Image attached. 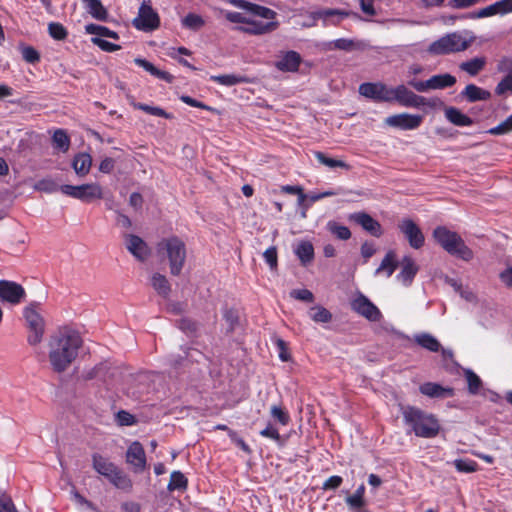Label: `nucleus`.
Returning a JSON list of instances; mask_svg holds the SVG:
<instances>
[{"mask_svg":"<svg viewBox=\"0 0 512 512\" xmlns=\"http://www.w3.org/2000/svg\"><path fill=\"white\" fill-rule=\"evenodd\" d=\"M82 338L78 332L61 327L52 333L48 341V357L52 369L61 373L68 369L78 356Z\"/></svg>","mask_w":512,"mask_h":512,"instance_id":"nucleus-1","label":"nucleus"},{"mask_svg":"<svg viewBox=\"0 0 512 512\" xmlns=\"http://www.w3.org/2000/svg\"><path fill=\"white\" fill-rule=\"evenodd\" d=\"M405 424L410 427L417 437L434 438L438 435L440 424L437 418L413 406L402 409Z\"/></svg>","mask_w":512,"mask_h":512,"instance_id":"nucleus-2","label":"nucleus"},{"mask_svg":"<svg viewBox=\"0 0 512 512\" xmlns=\"http://www.w3.org/2000/svg\"><path fill=\"white\" fill-rule=\"evenodd\" d=\"M435 241L450 255L464 261L473 258V251L465 244L461 236L444 226H438L433 231Z\"/></svg>","mask_w":512,"mask_h":512,"instance_id":"nucleus-3","label":"nucleus"},{"mask_svg":"<svg viewBox=\"0 0 512 512\" xmlns=\"http://www.w3.org/2000/svg\"><path fill=\"white\" fill-rule=\"evenodd\" d=\"M159 252L163 253L169 261L170 273L177 276L181 273L186 260V245L178 237L163 239L158 245Z\"/></svg>","mask_w":512,"mask_h":512,"instance_id":"nucleus-4","label":"nucleus"},{"mask_svg":"<svg viewBox=\"0 0 512 512\" xmlns=\"http://www.w3.org/2000/svg\"><path fill=\"white\" fill-rule=\"evenodd\" d=\"M473 37L469 40L458 32L444 35L438 40L430 44L428 51L435 55H444L466 50L473 41Z\"/></svg>","mask_w":512,"mask_h":512,"instance_id":"nucleus-5","label":"nucleus"},{"mask_svg":"<svg viewBox=\"0 0 512 512\" xmlns=\"http://www.w3.org/2000/svg\"><path fill=\"white\" fill-rule=\"evenodd\" d=\"M392 102H397L404 107L419 108L421 106L436 107L441 101L438 98L427 100L425 97L415 94L405 85L401 84L391 89Z\"/></svg>","mask_w":512,"mask_h":512,"instance_id":"nucleus-6","label":"nucleus"},{"mask_svg":"<svg viewBox=\"0 0 512 512\" xmlns=\"http://www.w3.org/2000/svg\"><path fill=\"white\" fill-rule=\"evenodd\" d=\"M23 316L30 331L27 341L30 345H37L42 341L45 322L43 317L36 311V304H30L23 310Z\"/></svg>","mask_w":512,"mask_h":512,"instance_id":"nucleus-7","label":"nucleus"},{"mask_svg":"<svg viewBox=\"0 0 512 512\" xmlns=\"http://www.w3.org/2000/svg\"><path fill=\"white\" fill-rule=\"evenodd\" d=\"M60 191L69 197L83 202H91L103 197L102 187L98 183H86L82 185H61Z\"/></svg>","mask_w":512,"mask_h":512,"instance_id":"nucleus-8","label":"nucleus"},{"mask_svg":"<svg viewBox=\"0 0 512 512\" xmlns=\"http://www.w3.org/2000/svg\"><path fill=\"white\" fill-rule=\"evenodd\" d=\"M133 26L141 31H152L159 27L160 18L152 8L150 1H143L139 7L138 16L133 20Z\"/></svg>","mask_w":512,"mask_h":512,"instance_id":"nucleus-9","label":"nucleus"},{"mask_svg":"<svg viewBox=\"0 0 512 512\" xmlns=\"http://www.w3.org/2000/svg\"><path fill=\"white\" fill-rule=\"evenodd\" d=\"M455 83L456 78L448 73L434 75L426 81H417L415 79L408 81V85L413 87L418 92L445 89L453 86Z\"/></svg>","mask_w":512,"mask_h":512,"instance_id":"nucleus-10","label":"nucleus"},{"mask_svg":"<svg viewBox=\"0 0 512 512\" xmlns=\"http://www.w3.org/2000/svg\"><path fill=\"white\" fill-rule=\"evenodd\" d=\"M26 298V291L22 285L9 280H0V302L18 305Z\"/></svg>","mask_w":512,"mask_h":512,"instance_id":"nucleus-11","label":"nucleus"},{"mask_svg":"<svg viewBox=\"0 0 512 512\" xmlns=\"http://www.w3.org/2000/svg\"><path fill=\"white\" fill-rule=\"evenodd\" d=\"M397 226L412 248L420 249L424 245V235L419 226L412 219L403 218L398 222Z\"/></svg>","mask_w":512,"mask_h":512,"instance_id":"nucleus-12","label":"nucleus"},{"mask_svg":"<svg viewBox=\"0 0 512 512\" xmlns=\"http://www.w3.org/2000/svg\"><path fill=\"white\" fill-rule=\"evenodd\" d=\"M391 89L381 82L377 83H362L359 86V93L377 102H392Z\"/></svg>","mask_w":512,"mask_h":512,"instance_id":"nucleus-13","label":"nucleus"},{"mask_svg":"<svg viewBox=\"0 0 512 512\" xmlns=\"http://www.w3.org/2000/svg\"><path fill=\"white\" fill-rule=\"evenodd\" d=\"M422 121L423 117L421 115L400 113L387 117L385 119V124L401 130H414L421 125Z\"/></svg>","mask_w":512,"mask_h":512,"instance_id":"nucleus-14","label":"nucleus"},{"mask_svg":"<svg viewBox=\"0 0 512 512\" xmlns=\"http://www.w3.org/2000/svg\"><path fill=\"white\" fill-rule=\"evenodd\" d=\"M126 462L133 467L135 473H141L146 469V454L140 442L134 441L130 444L126 451Z\"/></svg>","mask_w":512,"mask_h":512,"instance_id":"nucleus-15","label":"nucleus"},{"mask_svg":"<svg viewBox=\"0 0 512 512\" xmlns=\"http://www.w3.org/2000/svg\"><path fill=\"white\" fill-rule=\"evenodd\" d=\"M352 309L369 321H379L380 310L364 295L360 294L351 303Z\"/></svg>","mask_w":512,"mask_h":512,"instance_id":"nucleus-16","label":"nucleus"},{"mask_svg":"<svg viewBox=\"0 0 512 512\" xmlns=\"http://www.w3.org/2000/svg\"><path fill=\"white\" fill-rule=\"evenodd\" d=\"M349 221L361 226L366 232L374 237H380L383 234L381 224L366 212H355L349 215Z\"/></svg>","mask_w":512,"mask_h":512,"instance_id":"nucleus-17","label":"nucleus"},{"mask_svg":"<svg viewBox=\"0 0 512 512\" xmlns=\"http://www.w3.org/2000/svg\"><path fill=\"white\" fill-rule=\"evenodd\" d=\"M127 250L139 261H145L150 249L142 238L137 235L129 234L125 236Z\"/></svg>","mask_w":512,"mask_h":512,"instance_id":"nucleus-18","label":"nucleus"},{"mask_svg":"<svg viewBox=\"0 0 512 512\" xmlns=\"http://www.w3.org/2000/svg\"><path fill=\"white\" fill-rule=\"evenodd\" d=\"M313 19H323L324 21H330L331 24L336 25L342 19L353 16L358 18L357 13L340 10V9H320L311 13Z\"/></svg>","mask_w":512,"mask_h":512,"instance_id":"nucleus-19","label":"nucleus"},{"mask_svg":"<svg viewBox=\"0 0 512 512\" xmlns=\"http://www.w3.org/2000/svg\"><path fill=\"white\" fill-rule=\"evenodd\" d=\"M277 27L278 22L275 21L263 22L247 19L245 26L241 27L240 30L252 35H262L276 30Z\"/></svg>","mask_w":512,"mask_h":512,"instance_id":"nucleus-20","label":"nucleus"},{"mask_svg":"<svg viewBox=\"0 0 512 512\" xmlns=\"http://www.w3.org/2000/svg\"><path fill=\"white\" fill-rule=\"evenodd\" d=\"M402 269L397 275V278L403 282L404 285L408 286L412 283L416 276L419 267L411 256H404L401 261Z\"/></svg>","mask_w":512,"mask_h":512,"instance_id":"nucleus-21","label":"nucleus"},{"mask_svg":"<svg viewBox=\"0 0 512 512\" xmlns=\"http://www.w3.org/2000/svg\"><path fill=\"white\" fill-rule=\"evenodd\" d=\"M419 390L423 395L430 398H446L451 397L454 394L452 388H445L440 384L433 382H426L422 384Z\"/></svg>","mask_w":512,"mask_h":512,"instance_id":"nucleus-22","label":"nucleus"},{"mask_svg":"<svg viewBox=\"0 0 512 512\" xmlns=\"http://www.w3.org/2000/svg\"><path fill=\"white\" fill-rule=\"evenodd\" d=\"M210 79L219 85L223 86H234L241 83H250L252 80L244 75V74H238V73H231V74H222V75H212Z\"/></svg>","mask_w":512,"mask_h":512,"instance_id":"nucleus-23","label":"nucleus"},{"mask_svg":"<svg viewBox=\"0 0 512 512\" xmlns=\"http://www.w3.org/2000/svg\"><path fill=\"white\" fill-rule=\"evenodd\" d=\"M92 466L100 475L108 478L117 466L98 453L92 455Z\"/></svg>","mask_w":512,"mask_h":512,"instance_id":"nucleus-24","label":"nucleus"},{"mask_svg":"<svg viewBox=\"0 0 512 512\" xmlns=\"http://www.w3.org/2000/svg\"><path fill=\"white\" fill-rule=\"evenodd\" d=\"M445 117L449 122L459 127H467L473 124V120L469 116L455 107L446 108Z\"/></svg>","mask_w":512,"mask_h":512,"instance_id":"nucleus-25","label":"nucleus"},{"mask_svg":"<svg viewBox=\"0 0 512 512\" xmlns=\"http://www.w3.org/2000/svg\"><path fill=\"white\" fill-rule=\"evenodd\" d=\"M469 102L486 101L490 99L491 93L474 84H468L461 93Z\"/></svg>","mask_w":512,"mask_h":512,"instance_id":"nucleus-26","label":"nucleus"},{"mask_svg":"<svg viewBox=\"0 0 512 512\" xmlns=\"http://www.w3.org/2000/svg\"><path fill=\"white\" fill-rule=\"evenodd\" d=\"M91 165L92 158L88 153H79L75 155L72 162V167L75 173L80 177H83L89 173Z\"/></svg>","mask_w":512,"mask_h":512,"instance_id":"nucleus-27","label":"nucleus"},{"mask_svg":"<svg viewBox=\"0 0 512 512\" xmlns=\"http://www.w3.org/2000/svg\"><path fill=\"white\" fill-rule=\"evenodd\" d=\"M116 488L121 489L123 491H131L132 489V480L130 477L124 473L118 467L114 472L111 473V476L107 478Z\"/></svg>","mask_w":512,"mask_h":512,"instance_id":"nucleus-28","label":"nucleus"},{"mask_svg":"<svg viewBox=\"0 0 512 512\" xmlns=\"http://www.w3.org/2000/svg\"><path fill=\"white\" fill-rule=\"evenodd\" d=\"M494 15H505V11L502 5V1L499 0L487 7H484L476 12L469 13L470 19L486 18Z\"/></svg>","mask_w":512,"mask_h":512,"instance_id":"nucleus-29","label":"nucleus"},{"mask_svg":"<svg viewBox=\"0 0 512 512\" xmlns=\"http://www.w3.org/2000/svg\"><path fill=\"white\" fill-rule=\"evenodd\" d=\"M414 340L419 346L431 352H438L441 349L440 342L429 333L417 334Z\"/></svg>","mask_w":512,"mask_h":512,"instance_id":"nucleus-30","label":"nucleus"},{"mask_svg":"<svg viewBox=\"0 0 512 512\" xmlns=\"http://www.w3.org/2000/svg\"><path fill=\"white\" fill-rule=\"evenodd\" d=\"M398 263L396 261V254L390 250L386 253L385 257L381 261L380 266L376 269L375 275L385 272L387 277H390L396 270Z\"/></svg>","mask_w":512,"mask_h":512,"instance_id":"nucleus-31","label":"nucleus"},{"mask_svg":"<svg viewBox=\"0 0 512 512\" xmlns=\"http://www.w3.org/2000/svg\"><path fill=\"white\" fill-rule=\"evenodd\" d=\"M86 3L87 12L99 21H106L108 12L100 0H83Z\"/></svg>","mask_w":512,"mask_h":512,"instance_id":"nucleus-32","label":"nucleus"},{"mask_svg":"<svg viewBox=\"0 0 512 512\" xmlns=\"http://www.w3.org/2000/svg\"><path fill=\"white\" fill-rule=\"evenodd\" d=\"M151 285L162 297L167 298L169 296L171 287L164 275L160 273H154L151 277Z\"/></svg>","mask_w":512,"mask_h":512,"instance_id":"nucleus-33","label":"nucleus"},{"mask_svg":"<svg viewBox=\"0 0 512 512\" xmlns=\"http://www.w3.org/2000/svg\"><path fill=\"white\" fill-rule=\"evenodd\" d=\"M295 253L300 259L301 263L306 265L311 262L314 258V248L309 241H302L298 244L295 249Z\"/></svg>","mask_w":512,"mask_h":512,"instance_id":"nucleus-34","label":"nucleus"},{"mask_svg":"<svg viewBox=\"0 0 512 512\" xmlns=\"http://www.w3.org/2000/svg\"><path fill=\"white\" fill-rule=\"evenodd\" d=\"M314 156L320 164L325 165L329 168H332V169L333 168H342V169H346V170L350 169V165L347 164L346 162H344L342 160L330 158L323 152L316 151L314 153Z\"/></svg>","mask_w":512,"mask_h":512,"instance_id":"nucleus-35","label":"nucleus"},{"mask_svg":"<svg viewBox=\"0 0 512 512\" xmlns=\"http://www.w3.org/2000/svg\"><path fill=\"white\" fill-rule=\"evenodd\" d=\"M260 435L275 441L279 447H283L287 441V437L281 436L277 427L272 423H268L267 426L260 431Z\"/></svg>","mask_w":512,"mask_h":512,"instance_id":"nucleus-36","label":"nucleus"},{"mask_svg":"<svg viewBox=\"0 0 512 512\" xmlns=\"http://www.w3.org/2000/svg\"><path fill=\"white\" fill-rule=\"evenodd\" d=\"M85 31L88 34L95 35V37H107L112 39H118V34L109 28L98 25V24H88L85 26Z\"/></svg>","mask_w":512,"mask_h":512,"instance_id":"nucleus-37","label":"nucleus"},{"mask_svg":"<svg viewBox=\"0 0 512 512\" xmlns=\"http://www.w3.org/2000/svg\"><path fill=\"white\" fill-rule=\"evenodd\" d=\"M327 230L339 240H348L351 238V231L348 227L343 226L336 221H329L327 223Z\"/></svg>","mask_w":512,"mask_h":512,"instance_id":"nucleus-38","label":"nucleus"},{"mask_svg":"<svg viewBox=\"0 0 512 512\" xmlns=\"http://www.w3.org/2000/svg\"><path fill=\"white\" fill-rule=\"evenodd\" d=\"M53 145L55 148L65 153L69 150L70 139L63 129H58L54 132L52 137Z\"/></svg>","mask_w":512,"mask_h":512,"instance_id":"nucleus-39","label":"nucleus"},{"mask_svg":"<svg viewBox=\"0 0 512 512\" xmlns=\"http://www.w3.org/2000/svg\"><path fill=\"white\" fill-rule=\"evenodd\" d=\"M188 484L187 478L180 471H173L170 476L167 489L169 491L184 490Z\"/></svg>","mask_w":512,"mask_h":512,"instance_id":"nucleus-40","label":"nucleus"},{"mask_svg":"<svg viewBox=\"0 0 512 512\" xmlns=\"http://www.w3.org/2000/svg\"><path fill=\"white\" fill-rule=\"evenodd\" d=\"M464 375L468 384V391L470 394H477L482 387V380L480 377L470 369L464 371Z\"/></svg>","mask_w":512,"mask_h":512,"instance_id":"nucleus-41","label":"nucleus"},{"mask_svg":"<svg viewBox=\"0 0 512 512\" xmlns=\"http://www.w3.org/2000/svg\"><path fill=\"white\" fill-rule=\"evenodd\" d=\"M132 105L135 109L142 110L145 113L153 115V116L163 117L166 119L172 118L171 114L167 113L165 110H163L160 107L150 106V105L138 103V102H133Z\"/></svg>","mask_w":512,"mask_h":512,"instance_id":"nucleus-42","label":"nucleus"},{"mask_svg":"<svg viewBox=\"0 0 512 512\" xmlns=\"http://www.w3.org/2000/svg\"><path fill=\"white\" fill-rule=\"evenodd\" d=\"M34 189L45 193H53L60 190V186L54 179L47 177L37 181L34 184Z\"/></svg>","mask_w":512,"mask_h":512,"instance_id":"nucleus-43","label":"nucleus"},{"mask_svg":"<svg viewBox=\"0 0 512 512\" xmlns=\"http://www.w3.org/2000/svg\"><path fill=\"white\" fill-rule=\"evenodd\" d=\"M270 414L272 418L282 426L288 425L291 420L289 413L278 405L271 406Z\"/></svg>","mask_w":512,"mask_h":512,"instance_id":"nucleus-44","label":"nucleus"},{"mask_svg":"<svg viewBox=\"0 0 512 512\" xmlns=\"http://www.w3.org/2000/svg\"><path fill=\"white\" fill-rule=\"evenodd\" d=\"M310 318L319 323H327L332 319V314L324 307H313L310 311Z\"/></svg>","mask_w":512,"mask_h":512,"instance_id":"nucleus-45","label":"nucleus"},{"mask_svg":"<svg viewBox=\"0 0 512 512\" xmlns=\"http://www.w3.org/2000/svg\"><path fill=\"white\" fill-rule=\"evenodd\" d=\"M279 57L281 60L276 64H301L302 58L300 54L296 51H281Z\"/></svg>","mask_w":512,"mask_h":512,"instance_id":"nucleus-46","label":"nucleus"},{"mask_svg":"<svg viewBox=\"0 0 512 512\" xmlns=\"http://www.w3.org/2000/svg\"><path fill=\"white\" fill-rule=\"evenodd\" d=\"M48 31L50 36L56 40H63L67 36L65 27L57 22L50 23L48 26Z\"/></svg>","mask_w":512,"mask_h":512,"instance_id":"nucleus-47","label":"nucleus"},{"mask_svg":"<svg viewBox=\"0 0 512 512\" xmlns=\"http://www.w3.org/2000/svg\"><path fill=\"white\" fill-rule=\"evenodd\" d=\"M249 11L256 16L262 17L267 20H272L276 16V13L273 10L256 4L250 5Z\"/></svg>","mask_w":512,"mask_h":512,"instance_id":"nucleus-48","label":"nucleus"},{"mask_svg":"<svg viewBox=\"0 0 512 512\" xmlns=\"http://www.w3.org/2000/svg\"><path fill=\"white\" fill-rule=\"evenodd\" d=\"M147 72H149L151 75L159 78L160 80H163L167 83H171L173 80V75H171L169 72L160 69L158 66H143Z\"/></svg>","mask_w":512,"mask_h":512,"instance_id":"nucleus-49","label":"nucleus"},{"mask_svg":"<svg viewBox=\"0 0 512 512\" xmlns=\"http://www.w3.org/2000/svg\"><path fill=\"white\" fill-rule=\"evenodd\" d=\"M495 92L497 95L512 92V70L498 83Z\"/></svg>","mask_w":512,"mask_h":512,"instance_id":"nucleus-50","label":"nucleus"},{"mask_svg":"<svg viewBox=\"0 0 512 512\" xmlns=\"http://www.w3.org/2000/svg\"><path fill=\"white\" fill-rule=\"evenodd\" d=\"M512 131V115H510L506 120L501 122L496 127L490 129V133L492 135H502L507 134Z\"/></svg>","mask_w":512,"mask_h":512,"instance_id":"nucleus-51","label":"nucleus"},{"mask_svg":"<svg viewBox=\"0 0 512 512\" xmlns=\"http://www.w3.org/2000/svg\"><path fill=\"white\" fill-rule=\"evenodd\" d=\"M290 296L294 299L308 302V303L314 301V295L308 289H294L290 292Z\"/></svg>","mask_w":512,"mask_h":512,"instance_id":"nucleus-52","label":"nucleus"},{"mask_svg":"<svg viewBox=\"0 0 512 512\" xmlns=\"http://www.w3.org/2000/svg\"><path fill=\"white\" fill-rule=\"evenodd\" d=\"M204 21L203 19L196 14L189 13L184 19H183V25L185 27L191 28V29H199L201 26H203Z\"/></svg>","mask_w":512,"mask_h":512,"instance_id":"nucleus-53","label":"nucleus"},{"mask_svg":"<svg viewBox=\"0 0 512 512\" xmlns=\"http://www.w3.org/2000/svg\"><path fill=\"white\" fill-rule=\"evenodd\" d=\"M333 46L339 50L353 51L358 48L359 44L353 40L341 38L335 40Z\"/></svg>","mask_w":512,"mask_h":512,"instance_id":"nucleus-54","label":"nucleus"},{"mask_svg":"<svg viewBox=\"0 0 512 512\" xmlns=\"http://www.w3.org/2000/svg\"><path fill=\"white\" fill-rule=\"evenodd\" d=\"M116 420L120 426H131L136 423L135 417L124 410H121L117 413Z\"/></svg>","mask_w":512,"mask_h":512,"instance_id":"nucleus-55","label":"nucleus"},{"mask_svg":"<svg viewBox=\"0 0 512 512\" xmlns=\"http://www.w3.org/2000/svg\"><path fill=\"white\" fill-rule=\"evenodd\" d=\"M454 465L458 471L466 472V473L476 471V467H477V464L474 461L463 460V459L455 460Z\"/></svg>","mask_w":512,"mask_h":512,"instance_id":"nucleus-56","label":"nucleus"},{"mask_svg":"<svg viewBox=\"0 0 512 512\" xmlns=\"http://www.w3.org/2000/svg\"><path fill=\"white\" fill-rule=\"evenodd\" d=\"M263 257L266 263L270 266L271 270L277 267V249L272 246L265 250Z\"/></svg>","mask_w":512,"mask_h":512,"instance_id":"nucleus-57","label":"nucleus"},{"mask_svg":"<svg viewBox=\"0 0 512 512\" xmlns=\"http://www.w3.org/2000/svg\"><path fill=\"white\" fill-rule=\"evenodd\" d=\"M21 54L28 63H34L39 60V53L31 46L22 47Z\"/></svg>","mask_w":512,"mask_h":512,"instance_id":"nucleus-58","label":"nucleus"},{"mask_svg":"<svg viewBox=\"0 0 512 512\" xmlns=\"http://www.w3.org/2000/svg\"><path fill=\"white\" fill-rule=\"evenodd\" d=\"M345 502L351 510H358L366 505L365 499L355 496L354 494L347 496Z\"/></svg>","mask_w":512,"mask_h":512,"instance_id":"nucleus-59","label":"nucleus"},{"mask_svg":"<svg viewBox=\"0 0 512 512\" xmlns=\"http://www.w3.org/2000/svg\"><path fill=\"white\" fill-rule=\"evenodd\" d=\"M479 2L480 0H449L448 6L453 9H466L476 5Z\"/></svg>","mask_w":512,"mask_h":512,"instance_id":"nucleus-60","label":"nucleus"},{"mask_svg":"<svg viewBox=\"0 0 512 512\" xmlns=\"http://www.w3.org/2000/svg\"><path fill=\"white\" fill-rule=\"evenodd\" d=\"M92 42L99 46L103 51L107 52H112L120 48L118 45L113 44L99 37H93Z\"/></svg>","mask_w":512,"mask_h":512,"instance_id":"nucleus-61","label":"nucleus"},{"mask_svg":"<svg viewBox=\"0 0 512 512\" xmlns=\"http://www.w3.org/2000/svg\"><path fill=\"white\" fill-rule=\"evenodd\" d=\"M343 479L338 475L329 477L322 485L323 490H335L342 484Z\"/></svg>","mask_w":512,"mask_h":512,"instance_id":"nucleus-62","label":"nucleus"},{"mask_svg":"<svg viewBox=\"0 0 512 512\" xmlns=\"http://www.w3.org/2000/svg\"><path fill=\"white\" fill-rule=\"evenodd\" d=\"M376 248L371 242L365 241L361 245V255L365 260V263L375 254Z\"/></svg>","mask_w":512,"mask_h":512,"instance_id":"nucleus-63","label":"nucleus"},{"mask_svg":"<svg viewBox=\"0 0 512 512\" xmlns=\"http://www.w3.org/2000/svg\"><path fill=\"white\" fill-rule=\"evenodd\" d=\"M0 512H17L10 498L6 496L0 497Z\"/></svg>","mask_w":512,"mask_h":512,"instance_id":"nucleus-64","label":"nucleus"}]
</instances>
